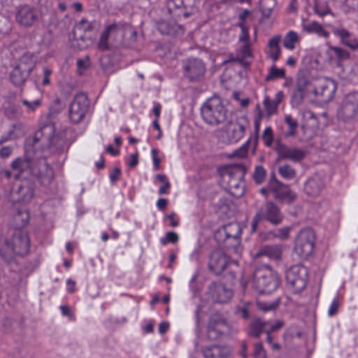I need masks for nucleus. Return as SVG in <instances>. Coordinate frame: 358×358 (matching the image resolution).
Returning <instances> with one entry per match:
<instances>
[{"label": "nucleus", "mask_w": 358, "mask_h": 358, "mask_svg": "<svg viewBox=\"0 0 358 358\" xmlns=\"http://www.w3.org/2000/svg\"><path fill=\"white\" fill-rule=\"evenodd\" d=\"M275 6V0H261L260 1V8L262 13V15L265 17H269L271 16V12Z\"/></svg>", "instance_id": "obj_43"}, {"label": "nucleus", "mask_w": 358, "mask_h": 358, "mask_svg": "<svg viewBox=\"0 0 358 358\" xmlns=\"http://www.w3.org/2000/svg\"><path fill=\"white\" fill-rule=\"evenodd\" d=\"M15 66L22 71L25 75L29 76L34 67L33 56L29 53L23 55L20 58L18 63Z\"/></svg>", "instance_id": "obj_34"}, {"label": "nucleus", "mask_w": 358, "mask_h": 358, "mask_svg": "<svg viewBox=\"0 0 358 358\" xmlns=\"http://www.w3.org/2000/svg\"><path fill=\"white\" fill-rule=\"evenodd\" d=\"M262 138L266 147H271L273 142V132L271 127H267L262 133Z\"/></svg>", "instance_id": "obj_53"}, {"label": "nucleus", "mask_w": 358, "mask_h": 358, "mask_svg": "<svg viewBox=\"0 0 358 358\" xmlns=\"http://www.w3.org/2000/svg\"><path fill=\"white\" fill-rule=\"evenodd\" d=\"M315 238V233L310 228L300 231L295 241L294 251L301 258H308L313 253Z\"/></svg>", "instance_id": "obj_6"}, {"label": "nucleus", "mask_w": 358, "mask_h": 358, "mask_svg": "<svg viewBox=\"0 0 358 358\" xmlns=\"http://www.w3.org/2000/svg\"><path fill=\"white\" fill-rule=\"evenodd\" d=\"M314 9L315 12L321 17L327 14L331 13L330 9L325 2L322 3L319 2L315 3Z\"/></svg>", "instance_id": "obj_56"}, {"label": "nucleus", "mask_w": 358, "mask_h": 358, "mask_svg": "<svg viewBox=\"0 0 358 358\" xmlns=\"http://www.w3.org/2000/svg\"><path fill=\"white\" fill-rule=\"evenodd\" d=\"M209 294L214 301L218 303H226L231 297V290L226 289L222 284L213 282L209 286Z\"/></svg>", "instance_id": "obj_24"}, {"label": "nucleus", "mask_w": 358, "mask_h": 358, "mask_svg": "<svg viewBox=\"0 0 358 358\" xmlns=\"http://www.w3.org/2000/svg\"><path fill=\"white\" fill-rule=\"evenodd\" d=\"M196 0H171L169 6L173 5L176 8H182L183 15L187 17L192 15L196 10Z\"/></svg>", "instance_id": "obj_31"}, {"label": "nucleus", "mask_w": 358, "mask_h": 358, "mask_svg": "<svg viewBox=\"0 0 358 358\" xmlns=\"http://www.w3.org/2000/svg\"><path fill=\"white\" fill-rule=\"evenodd\" d=\"M35 163V158L31 159L28 157H17L15 158L10 164L11 169L13 171H17L15 175V179L17 180L20 178L24 173L29 171L30 175L31 174V167L33 164Z\"/></svg>", "instance_id": "obj_23"}, {"label": "nucleus", "mask_w": 358, "mask_h": 358, "mask_svg": "<svg viewBox=\"0 0 358 358\" xmlns=\"http://www.w3.org/2000/svg\"><path fill=\"white\" fill-rule=\"evenodd\" d=\"M252 288L259 294H271L278 287L280 278L269 268L257 269L251 280Z\"/></svg>", "instance_id": "obj_3"}, {"label": "nucleus", "mask_w": 358, "mask_h": 358, "mask_svg": "<svg viewBox=\"0 0 358 358\" xmlns=\"http://www.w3.org/2000/svg\"><path fill=\"white\" fill-rule=\"evenodd\" d=\"M156 180L162 182L163 185L159 189V194L161 195L168 194L169 189L171 187V184L167 179V177L164 174H158L156 176Z\"/></svg>", "instance_id": "obj_48"}, {"label": "nucleus", "mask_w": 358, "mask_h": 358, "mask_svg": "<svg viewBox=\"0 0 358 358\" xmlns=\"http://www.w3.org/2000/svg\"><path fill=\"white\" fill-rule=\"evenodd\" d=\"M120 29L116 24H110L108 26L106 30L101 35L99 41V48L101 50H107L108 48V38L117 33Z\"/></svg>", "instance_id": "obj_35"}, {"label": "nucleus", "mask_w": 358, "mask_h": 358, "mask_svg": "<svg viewBox=\"0 0 358 358\" xmlns=\"http://www.w3.org/2000/svg\"><path fill=\"white\" fill-rule=\"evenodd\" d=\"M240 48V52L243 57L246 58L252 56V51L250 49V42L242 43Z\"/></svg>", "instance_id": "obj_63"}, {"label": "nucleus", "mask_w": 358, "mask_h": 358, "mask_svg": "<svg viewBox=\"0 0 358 358\" xmlns=\"http://www.w3.org/2000/svg\"><path fill=\"white\" fill-rule=\"evenodd\" d=\"M331 50L334 52L336 57L339 60L346 59L349 57L348 52L341 48L332 47Z\"/></svg>", "instance_id": "obj_62"}, {"label": "nucleus", "mask_w": 358, "mask_h": 358, "mask_svg": "<svg viewBox=\"0 0 358 358\" xmlns=\"http://www.w3.org/2000/svg\"><path fill=\"white\" fill-rule=\"evenodd\" d=\"M238 332V327L235 323L228 322L226 320V327H224V334L232 336Z\"/></svg>", "instance_id": "obj_64"}, {"label": "nucleus", "mask_w": 358, "mask_h": 358, "mask_svg": "<svg viewBox=\"0 0 358 358\" xmlns=\"http://www.w3.org/2000/svg\"><path fill=\"white\" fill-rule=\"evenodd\" d=\"M257 115H256L254 121L255 136L253 138V144L255 149L256 148L258 143V136L260 129L261 121L263 117V112L262 111L259 105L257 106Z\"/></svg>", "instance_id": "obj_39"}, {"label": "nucleus", "mask_w": 358, "mask_h": 358, "mask_svg": "<svg viewBox=\"0 0 358 358\" xmlns=\"http://www.w3.org/2000/svg\"><path fill=\"white\" fill-rule=\"evenodd\" d=\"M291 229L290 227L278 229L277 232L274 234V237L281 240H287L289 238Z\"/></svg>", "instance_id": "obj_57"}, {"label": "nucleus", "mask_w": 358, "mask_h": 358, "mask_svg": "<svg viewBox=\"0 0 358 358\" xmlns=\"http://www.w3.org/2000/svg\"><path fill=\"white\" fill-rule=\"evenodd\" d=\"M89 106V101L86 94H78L69 108V118L73 123H78L85 117Z\"/></svg>", "instance_id": "obj_10"}, {"label": "nucleus", "mask_w": 358, "mask_h": 358, "mask_svg": "<svg viewBox=\"0 0 358 358\" xmlns=\"http://www.w3.org/2000/svg\"><path fill=\"white\" fill-rule=\"evenodd\" d=\"M269 187L275 194V199L282 202L289 204L296 199V194L291 190L287 185L277 180L274 176L270 179Z\"/></svg>", "instance_id": "obj_12"}, {"label": "nucleus", "mask_w": 358, "mask_h": 358, "mask_svg": "<svg viewBox=\"0 0 358 358\" xmlns=\"http://www.w3.org/2000/svg\"><path fill=\"white\" fill-rule=\"evenodd\" d=\"M264 322H262L259 319L255 320L251 324H250V331L249 334L251 336L258 338L260 336L263 329L264 327Z\"/></svg>", "instance_id": "obj_44"}, {"label": "nucleus", "mask_w": 358, "mask_h": 358, "mask_svg": "<svg viewBox=\"0 0 358 358\" xmlns=\"http://www.w3.org/2000/svg\"><path fill=\"white\" fill-rule=\"evenodd\" d=\"M245 168L241 164H231L219 169L220 183L222 187L227 188L232 181L236 178V175H245Z\"/></svg>", "instance_id": "obj_17"}, {"label": "nucleus", "mask_w": 358, "mask_h": 358, "mask_svg": "<svg viewBox=\"0 0 358 358\" xmlns=\"http://www.w3.org/2000/svg\"><path fill=\"white\" fill-rule=\"evenodd\" d=\"M91 29L90 23L86 20H81L80 22L76 25L73 31L74 37L76 39H83V36L82 34H78L79 33L82 34L83 31H86Z\"/></svg>", "instance_id": "obj_42"}, {"label": "nucleus", "mask_w": 358, "mask_h": 358, "mask_svg": "<svg viewBox=\"0 0 358 358\" xmlns=\"http://www.w3.org/2000/svg\"><path fill=\"white\" fill-rule=\"evenodd\" d=\"M12 139H16L24 134L23 127L20 123L14 124L8 131Z\"/></svg>", "instance_id": "obj_52"}, {"label": "nucleus", "mask_w": 358, "mask_h": 358, "mask_svg": "<svg viewBox=\"0 0 358 358\" xmlns=\"http://www.w3.org/2000/svg\"><path fill=\"white\" fill-rule=\"evenodd\" d=\"M31 176L41 185L48 186L52 182L55 173L46 158L42 157L35 158V163L31 167Z\"/></svg>", "instance_id": "obj_8"}, {"label": "nucleus", "mask_w": 358, "mask_h": 358, "mask_svg": "<svg viewBox=\"0 0 358 358\" xmlns=\"http://www.w3.org/2000/svg\"><path fill=\"white\" fill-rule=\"evenodd\" d=\"M157 27L162 34L176 36L184 32L182 26L176 24L173 21H161L158 23Z\"/></svg>", "instance_id": "obj_29"}, {"label": "nucleus", "mask_w": 358, "mask_h": 358, "mask_svg": "<svg viewBox=\"0 0 358 358\" xmlns=\"http://www.w3.org/2000/svg\"><path fill=\"white\" fill-rule=\"evenodd\" d=\"M52 142L50 145H47L46 148L53 147L56 150H62L66 144V139L63 134L52 135Z\"/></svg>", "instance_id": "obj_45"}, {"label": "nucleus", "mask_w": 358, "mask_h": 358, "mask_svg": "<svg viewBox=\"0 0 358 358\" xmlns=\"http://www.w3.org/2000/svg\"><path fill=\"white\" fill-rule=\"evenodd\" d=\"M280 42V37L279 36L272 37L268 41V50L267 55L268 57L274 62L278 60L281 53V50L279 45Z\"/></svg>", "instance_id": "obj_33"}, {"label": "nucleus", "mask_w": 358, "mask_h": 358, "mask_svg": "<svg viewBox=\"0 0 358 358\" xmlns=\"http://www.w3.org/2000/svg\"><path fill=\"white\" fill-rule=\"evenodd\" d=\"M15 18L20 26L31 27L37 23L38 20V13L34 7L23 5L17 8Z\"/></svg>", "instance_id": "obj_13"}, {"label": "nucleus", "mask_w": 358, "mask_h": 358, "mask_svg": "<svg viewBox=\"0 0 358 358\" xmlns=\"http://www.w3.org/2000/svg\"><path fill=\"white\" fill-rule=\"evenodd\" d=\"M205 358H228L230 350L227 347L213 345L203 349Z\"/></svg>", "instance_id": "obj_30"}, {"label": "nucleus", "mask_w": 358, "mask_h": 358, "mask_svg": "<svg viewBox=\"0 0 358 358\" xmlns=\"http://www.w3.org/2000/svg\"><path fill=\"white\" fill-rule=\"evenodd\" d=\"M342 10L346 13L358 12V0H343Z\"/></svg>", "instance_id": "obj_49"}, {"label": "nucleus", "mask_w": 358, "mask_h": 358, "mask_svg": "<svg viewBox=\"0 0 358 358\" xmlns=\"http://www.w3.org/2000/svg\"><path fill=\"white\" fill-rule=\"evenodd\" d=\"M308 271L300 264L291 266L286 272V280L296 294L301 292L306 286Z\"/></svg>", "instance_id": "obj_7"}, {"label": "nucleus", "mask_w": 358, "mask_h": 358, "mask_svg": "<svg viewBox=\"0 0 358 358\" xmlns=\"http://www.w3.org/2000/svg\"><path fill=\"white\" fill-rule=\"evenodd\" d=\"M324 187V178L317 173L306 180L304 184V192L309 196L316 197L322 193Z\"/></svg>", "instance_id": "obj_19"}, {"label": "nucleus", "mask_w": 358, "mask_h": 358, "mask_svg": "<svg viewBox=\"0 0 358 358\" xmlns=\"http://www.w3.org/2000/svg\"><path fill=\"white\" fill-rule=\"evenodd\" d=\"M275 150L277 153V162L289 160L293 162H300L308 155V151L304 148L290 146L281 142L276 143Z\"/></svg>", "instance_id": "obj_9"}, {"label": "nucleus", "mask_w": 358, "mask_h": 358, "mask_svg": "<svg viewBox=\"0 0 358 358\" xmlns=\"http://www.w3.org/2000/svg\"><path fill=\"white\" fill-rule=\"evenodd\" d=\"M319 78V76L308 69H301L298 72L296 89L293 91L290 101L292 107L299 106L306 94L310 93L314 94Z\"/></svg>", "instance_id": "obj_1"}, {"label": "nucleus", "mask_w": 358, "mask_h": 358, "mask_svg": "<svg viewBox=\"0 0 358 358\" xmlns=\"http://www.w3.org/2000/svg\"><path fill=\"white\" fill-rule=\"evenodd\" d=\"M299 41L298 34L292 31H289L285 36L283 45L284 46L289 50L294 48L295 43Z\"/></svg>", "instance_id": "obj_46"}, {"label": "nucleus", "mask_w": 358, "mask_h": 358, "mask_svg": "<svg viewBox=\"0 0 358 358\" xmlns=\"http://www.w3.org/2000/svg\"><path fill=\"white\" fill-rule=\"evenodd\" d=\"M28 75H25L22 71L15 66L10 73V80L15 85H20L24 83L28 78Z\"/></svg>", "instance_id": "obj_38"}, {"label": "nucleus", "mask_w": 358, "mask_h": 358, "mask_svg": "<svg viewBox=\"0 0 358 358\" xmlns=\"http://www.w3.org/2000/svg\"><path fill=\"white\" fill-rule=\"evenodd\" d=\"M55 133V126L52 124H47L36 131L34 138V146L39 144L43 148L52 142V135Z\"/></svg>", "instance_id": "obj_21"}, {"label": "nucleus", "mask_w": 358, "mask_h": 358, "mask_svg": "<svg viewBox=\"0 0 358 358\" xmlns=\"http://www.w3.org/2000/svg\"><path fill=\"white\" fill-rule=\"evenodd\" d=\"M283 220V215L279 207L273 202L265 203L256 213L251 224L252 233L256 232L259 222L261 220H266L273 225L281 224Z\"/></svg>", "instance_id": "obj_5"}, {"label": "nucleus", "mask_w": 358, "mask_h": 358, "mask_svg": "<svg viewBox=\"0 0 358 358\" xmlns=\"http://www.w3.org/2000/svg\"><path fill=\"white\" fill-rule=\"evenodd\" d=\"M90 59L87 57L85 58L78 59L77 60L78 71L80 74H82L90 66Z\"/></svg>", "instance_id": "obj_59"}, {"label": "nucleus", "mask_w": 358, "mask_h": 358, "mask_svg": "<svg viewBox=\"0 0 358 358\" xmlns=\"http://www.w3.org/2000/svg\"><path fill=\"white\" fill-rule=\"evenodd\" d=\"M336 88L337 85L333 80L320 76L314 95L327 103L333 99Z\"/></svg>", "instance_id": "obj_14"}, {"label": "nucleus", "mask_w": 358, "mask_h": 358, "mask_svg": "<svg viewBox=\"0 0 358 358\" xmlns=\"http://www.w3.org/2000/svg\"><path fill=\"white\" fill-rule=\"evenodd\" d=\"M224 231L227 238L237 239L241 236V228L238 223L231 222L224 226Z\"/></svg>", "instance_id": "obj_37"}, {"label": "nucleus", "mask_w": 358, "mask_h": 358, "mask_svg": "<svg viewBox=\"0 0 358 358\" xmlns=\"http://www.w3.org/2000/svg\"><path fill=\"white\" fill-rule=\"evenodd\" d=\"M266 177V170L262 166H257L255 168L253 178L255 181L258 183L261 184L265 179Z\"/></svg>", "instance_id": "obj_55"}, {"label": "nucleus", "mask_w": 358, "mask_h": 358, "mask_svg": "<svg viewBox=\"0 0 358 358\" xmlns=\"http://www.w3.org/2000/svg\"><path fill=\"white\" fill-rule=\"evenodd\" d=\"M285 72L283 69H278L275 65L272 66L268 71V73L265 78L266 81L273 80L277 78H284Z\"/></svg>", "instance_id": "obj_47"}, {"label": "nucleus", "mask_w": 358, "mask_h": 358, "mask_svg": "<svg viewBox=\"0 0 358 358\" xmlns=\"http://www.w3.org/2000/svg\"><path fill=\"white\" fill-rule=\"evenodd\" d=\"M250 141L251 138H249L241 148L235 150L234 156L241 158L246 157L248 154V145Z\"/></svg>", "instance_id": "obj_58"}, {"label": "nucleus", "mask_w": 358, "mask_h": 358, "mask_svg": "<svg viewBox=\"0 0 358 358\" xmlns=\"http://www.w3.org/2000/svg\"><path fill=\"white\" fill-rule=\"evenodd\" d=\"M279 175L286 180H292L295 178L296 171L289 164H284L278 167Z\"/></svg>", "instance_id": "obj_40"}, {"label": "nucleus", "mask_w": 358, "mask_h": 358, "mask_svg": "<svg viewBox=\"0 0 358 358\" xmlns=\"http://www.w3.org/2000/svg\"><path fill=\"white\" fill-rule=\"evenodd\" d=\"M332 32L336 36L340 38L341 41L344 45L352 50H355L358 48V42L357 39L347 29L332 27Z\"/></svg>", "instance_id": "obj_27"}, {"label": "nucleus", "mask_w": 358, "mask_h": 358, "mask_svg": "<svg viewBox=\"0 0 358 358\" xmlns=\"http://www.w3.org/2000/svg\"><path fill=\"white\" fill-rule=\"evenodd\" d=\"M340 306L339 300L338 297H336L333 299L331 301L329 310H328V315L329 317H333L336 315L338 313V308Z\"/></svg>", "instance_id": "obj_60"}, {"label": "nucleus", "mask_w": 358, "mask_h": 358, "mask_svg": "<svg viewBox=\"0 0 358 358\" xmlns=\"http://www.w3.org/2000/svg\"><path fill=\"white\" fill-rule=\"evenodd\" d=\"M263 104L268 116H271L276 113L278 106L268 96L264 97Z\"/></svg>", "instance_id": "obj_50"}, {"label": "nucleus", "mask_w": 358, "mask_h": 358, "mask_svg": "<svg viewBox=\"0 0 358 358\" xmlns=\"http://www.w3.org/2000/svg\"><path fill=\"white\" fill-rule=\"evenodd\" d=\"M238 26L241 28L238 41L241 43L250 42L249 36V27L245 22H240Z\"/></svg>", "instance_id": "obj_51"}, {"label": "nucleus", "mask_w": 358, "mask_h": 358, "mask_svg": "<svg viewBox=\"0 0 358 358\" xmlns=\"http://www.w3.org/2000/svg\"><path fill=\"white\" fill-rule=\"evenodd\" d=\"M285 122L289 127L288 130L285 132V136H294L296 134V129L298 127L297 121L294 119L291 115H286L285 117Z\"/></svg>", "instance_id": "obj_41"}, {"label": "nucleus", "mask_w": 358, "mask_h": 358, "mask_svg": "<svg viewBox=\"0 0 358 358\" xmlns=\"http://www.w3.org/2000/svg\"><path fill=\"white\" fill-rule=\"evenodd\" d=\"M267 257L271 260L278 261L282 257V247L280 245L262 246L255 254V258Z\"/></svg>", "instance_id": "obj_26"}, {"label": "nucleus", "mask_w": 358, "mask_h": 358, "mask_svg": "<svg viewBox=\"0 0 358 358\" xmlns=\"http://www.w3.org/2000/svg\"><path fill=\"white\" fill-rule=\"evenodd\" d=\"M178 235L176 232L169 231L164 237L160 238V243L163 245H166L169 243H176L178 241Z\"/></svg>", "instance_id": "obj_54"}, {"label": "nucleus", "mask_w": 358, "mask_h": 358, "mask_svg": "<svg viewBox=\"0 0 358 358\" xmlns=\"http://www.w3.org/2000/svg\"><path fill=\"white\" fill-rule=\"evenodd\" d=\"M226 320L218 314H215L210 318L207 335L210 340H217L224 333Z\"/></svg>", "instance_id": "obj_18"}, {"label": "nucleus", "mask_w": 358, "mask_h": 358, "mask_svg": "<svg viewBox=\"0 0 358 358\" xmlns=\"http://www.w3.org/2000/svg\"><path fill=\"white\" fill-rule=\"evenodd\" d=\"M245 175H236V178L232 181V184H230L226 189L229 192L236 198H240L244 194L245 190V182L243 180Z\"/></svg>", "instance_id": "obj_32"}, {"label": "nucleus", "mask_w": 358, "mask_h": 358, "mask_svg": "<svg viewBox=\"0 0 358 358\" xmlns=\"http://www.w3.org/2000/svg\"><path fill=\"white\" fill-rule=\"evenodd\" d=\"M24 111L27 113H34L42 105V98L41 96L36 99L31 97H22L20 99Z\"/></svg>", "instance_id": "obj_36"}, {"label": "nucleus", "mask_w": 358, "mask_h": 358, "mask_svg": "<svg viewBox=\"0 0 358 358\" xmlns=\"http://www.w3.org/2000/svg\"><path fill=\"white\" fill-rule=\"evenodd\" d=\"M229 263L226 254L222 250L216 249L209 256L208 268L215 274L220 275L226 269Z\"/></svg>", "instance_id": "obj_16"}, {"label": "nucleus", "mask_w": 358, "mask_h": 358, "mask_svg": "<svg viewBox=\"0 0 358 358\" xmlns=\"http://www.w3.org/2000/svg\"><path fill=\"white\" fill-rule=\"evenodd\" d=\"M185 76L191 82L199 81L204 76L206 67L197 58H189L183 62Z\"/></svg>", "instance_id": "obj_11"}, {"label": "nucleus", "mask_w": 358, "mask_h": 358, "mask_svg": "<svg viewBox=\"0 0 358 358\" xmlns=\"http://www.w3.org/2000/svg\"><path fill=\"white\" fill-rule=\"evenodd\" d=\"M34 183L29 179H24L22 180L15 194L18 196L17 200L19 201L29 202L34 197Z\"/></svg>", "instance_id": "obj_25"}, {"label": "nucleus", "mask_w": 358, "mask_h": 358, "mask_svg": "<svg viewBox=\"0 0 358 358\" xmlns=\"http://www.w3.org/2000/svg\"><path fill=\"white\" fill-rule=\"evenodd\" d=\"M358 113V92L347 94L338 111V116L344 120L354 117Z\"/></svg>", "instance_id": "obj_15"}, {"label": "nucleus", "mask_w": 358, "mask_h": 358, "mask_svg": "<svg viewBox=\"0 0 358 358\" xmlns=\"http://www.w3.org/2000/svg\"><path fill=\"white\" fill-rule=\"evenodd\" d=\"M248 126L249 122L245 117H241L236 122L232 123L228 131L230 142L236 143L243 138Z\"/></svg>", "instance_id": "obj_20"}, {"label": "nucleus", "mask_w": 358, "mask_h": 358, "mask_svg": "<svg viewBox=\"0 0 358 358\" xmlns=\"http://www.w3.org/2000/svg\"><path fill=\"white\" fill-rule=\"evenodd\" d=\"M29 250L28 234L22 229L15 230L10 238L0 240V254L3 257H8L13 254L25 255Z\"/></svg>", "instance_id": "obj_2"}, {"label": "nucleus", "mask_w": 358, "mask_h": 358, "mask_svg": "<svg viewBox=\"0 0 358 358\" xmlns=\"http://www.w3.org/2000/svg\"><path fill=\"white\" fill-rule=\"evenodd\" d=\"M35 163V158L31 159L28 157H17L15 158L10 164L11 169L13 171H17L15 175V179L17 180L20 178L24 173L29 171L30 175L31 174V167L33 164Z\"/></svg>", "instance_id": "obj_22"}, {"label": "nucleus", "mask_w": 358, "mask_h": 358, "mask_svg": "<svg viewBox=\"0 0 358 358\" xmlns=\"http://www.w3.org/2000/svg\"><path fill=\"white\" fill-rule=\"evenodd\" d=\"M303 29L309 34H315L320 37L327 38L329 33L325 30L324 27L319 22L314 20H303Z\"/></svg>", "instance_id": "obj_28"}, {"label": "nucleus", "mask_w": 358, "mask_h": 358, "mask_svg": "<svg viewBox=\"0 0 358 358\" xmlns=\"http://www.w3.org/2000/svg\"><path fill=\"white\" fill-rule=\"evenodd\" d=\"M250 305V302H245L242 306H238L236 309V313L241 315L244 319H248L250 316L248 312Z\"/></svg>", "instance_id": "obj_61"}, {"label": "nucleus", "mask_w": 358, "mask_h": 358, "mask_svg": "<svg viewBox=\"0 0 358 358\" xmlns=\"http://www.w3.org/2000/svg\"><path fill=\"white\" fill-rule=\"evenodd\" d=\"M226 110L217 96L208 99L201 108L203 120L210 125H218L226 120Z\"/></svg>", "instance_id": "obj_4"}]
</instances>
